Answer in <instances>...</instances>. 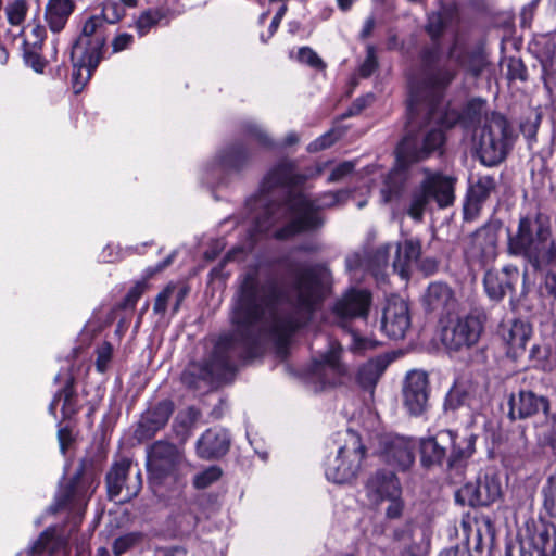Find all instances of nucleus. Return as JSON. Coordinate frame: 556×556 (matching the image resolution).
Masks as SVG:
<instances>
[{
    "mask_svg": "<svg viewBox=\"0 0 556 556\" xmlns=\"http://www.w3.org/2000/svg\"><path fill=\"white\" fill-rule=\"evenodd\" d=\"M288 301L298 309L283 314V292L276 279L257 268L243 274L230 315L231 330L222 334L208 361L191 362L181 374L190 389L211 387L232 370L236 361L256 355L262 340L271 339L283 348L290 336L308 319L329 288L330 273L319 264H298L289 270Z\"/></svg>",
    "mask_w": 556,
    "mask_h": 556,
    "instance_id": "obj_1",
    "label": "nucleus"
},
{
    "mask_svg": "<svg viewBox=\"0 0 556 556\" xmlns=\"http://www.w3.org/2000/svg\"><path fill=\"white\" fill-rule=\"evenodd\" d=\"M296 180L294 164L290 161L278 163L265 176L262 192L269 194L278 189L282 200L269 203L264 213L257 217L256 227L260 231H268L271 226L281 220H288V224L275 231L274 236L279 240L317 229L324 224L318 212L339 204L341 192H326L311 199L302 192L292 191L290 186L295 185Z\"/></svg>",
    "mask_w": 556,
    "mask_h": 556,
    "instance_id": "obj_2",
    "label": "nucleus"
},
{
    "mask_svg": "<svg viewBox=\"0 0 556 556\" xmlns=\"http://www.w3.org/2000/svg\"><path fill=\"white\" fill-rule=\"evenodd\" d=\"M441 100L425 91L413 100L409 84V130L395 150L401 162L413 165L427 160L442 148L445 140L443 129L453 127L459 116L455 110L446 109Z\"/></svg>",
    "mask_w": 556,
    "mask_h": 556,
    "instance_id": "obj_3",
    "label": "nucleus"
},
{
    "mask_svg": "<svg viewBox=\"0 0 556 556\" xmlns=\"http://www.w3.org/2000/svg\"><path fill=\"white\" fill-rule=\"evenodd\" d=\"M420 59V76L412 80L413 100L418 99L424 91L433 98L442 99L457 76V66L472 76H479L489 64L481 48L467 49L457 40L450 48L445 59L441 58L438 47L424 49Z\"/></svg>",
    "mask_w": 556,
    "mask_h": 556,
    "instance_id": "obj_4",
    "label": "nucleus"
},
{
    "mask_svg": "<svg viewBox=\"0 0 556 556\" xmlns=\"http://www.w3.org/2000/svg\"><path fill=\"white\" fill-rule=\"evenodd\" d=\"M508 251L525 257L534 270L552 265L556 242L552 239L551 218L541 212L520 217L516 235L509 237Z\"/></svg>",
    "mask_w": 556,
    "mask_h": 556,
    "instance_id": "obj_5",
    "label": "nucleus"
},
{
    "mask_svg": "<svg viewBox=\"0 0 556 556\" xmlns=\"http://www.w3.org/2000/svg\"><path fill=\"white\" fill-rule=\"evenodd\" d=\"M421 172L425 177L413 192L407 211L408 215L416 220L422 218L430 199H433L440 207H447L455 200L456 178L440 172H432L427 167H422Z\"/></svg>",
    "mask_w": 556,
    "mask_h": 556,
    "instance_id": "obj_6",
    "label": "nucleus"
},
{
    "mask_svg": "<svg viewBox=\"0 0 556 556\" xmlns=\"http://www.w3.org/2000/svg\"><path fill=\"white\" fill-rule=\"evenodd\" d=\"M341 435L343 444L339 447L336 457L329 459L326 467L327 479L334 483H346L355 479L366 453L357 432L348 429Z\"/></svg>",
    "mask_w": 556,
    "mask_h": 556,
    "instance_id": "obj_7",
    "label": "nucleus"
},
{
    "mask_svg": "<svg viewBox=\"0 0 556 556\" xmlns=\"http://www.w3.org/2000/svg\"><path fill=\"white\" fill-rule=\"evenodd\" d=\"M509 137L507 119L501 114L492 113L486 117L479 140V155L486 166H494L506 156Z\"/></svg>",
    "mask_w": 556,
    "mask_h": 556,
    "instance_id": "obj_8",
    "label": "nucleus"
},
{
    "mask_svg": "<svg viewBox=\"0 0 556 556\" xmlns=\"http://www.w3.org/2000/svg\"><path fill=\"white\" fill-rule=\"evenodd\" d=\"M184 463V453L167 441H156L147 450L148 472L151 479L159 483L167 478H176Z\"/></svg>",
    "mask_w": 556,
    "mask_h": 556,
    "instance_id": "obj_9",
    "label": "nucleus"
},
{
    "mask_svg": "<svg viewBox=\"0 0 556 556\" xmlns=\"http://www.w3.org/2000/svg\"><path fill=\"white\" fill-rule=\"evenodd\" d=\"M505 556H556V528L544 522L528 528L517 545L506 546Z\"/></svg>",
    "mask_w": 556,
    "mask_h": 556,
    "instance_id": "obj_10",
    "label": "nucleus"
},
{
    "mask_svg": "<svg viewBox=\"0 0 556 556\" xmlns=\"http://www.w3.org/2000/svg\"><path fill=\"white\" fill-rule=\"evenodd\" d=\"M131 462L123 458L113 464L105 477L108 495L110 500L128 502L136 497L142 488V476L138 470L130 476Z\"/></svg>",
    "mask_w": 556,
    "mask_h": 556,
    "instance_id": "obj_11",
    "label": "nucleus"
},
{
    "mask_svg": "<svg viewBox=\"0 0 556 556\" xmlns=\"http://www.w3.org/2000/svg\"><path fill=\"white\" fill-rule=\"evenodd\" d=\"M483 316L478 312H470L460 316L443 331V343L450 350L458 351L475 345L483 330Z\"/></svg>",
    "mask_w": 556,
    "mask_h": 556,
    "instance_id": "obj_12",
    "label": "nucleus"
},
{
    "mask_svg": "<svg viewBox=\"0 0 556 556\" xmlns=\"http://www.w3.org/2000/svg\"><path fill=\"white\" fill-rule=\"evenodd\" d=\"M417 443L413 438L399 434H384L379 439L378 454L393 468L407 470L415 462Z\"/></svg>",
    "mask_w": 556,
    "mask_h": 556,
    "instance_id": "obj_13",
    "label": "nucleus"
},
{
    "mask_svg": "<svg viewBox=\"0 0 556 556\" xmlns=\"http://www.w3.org/2000/svg\"><path fill=\"white\" fill-rule=\"evenodd\" d=\"M430 383L422 370H410L405 376L402 387V401L410 416L419 417L429 408Z\"/></svg>",
    "mask_w": 556,
    "mask_h": 556,
    "instance_id": "obj_14",
    "label": "nucleus"
},
{
    "mask_svg": "<svg viewBox=\"0 0 556 556\" xmlns=\"http://www.w3.org/2000/svg\"><path fill=\"white\" fill-rule=\"evenodd\" d=\"M371 304V294L367 290L351 289L337 300L332 307L336 323L343 329L355 318L366 319Z\"/></svg>",
    "mask_w": 556,
    "mask_h": 556,
    "instance_id": "obj_15",
    "label": "nucleus"
},
{
    "mask_svg": "<svg viewBox=\"0 0 556 556\" xmlns=\"http://www.w3.org/2000/svg\"><path fill=\"white\" fill-rule=\"evenodd\" d=\"M501 483L494 476L479 477L476 482H468L456 492V500L463 505L488 506L501 496Z\"/></svg>",
    "mask_w": 556,
    "mask_h": 556,
    "instance_id": "obj_16",
    "label": "nucleus"
},
{
    "mask_svg": "<svg viewBox=\"0 0 556 556\" xmlns=\"http://www.w3.org/2000/svg\"><path fill=\"white\" fill-rule=\"evenodd\" d=\"M108 23L100 14H93L85 20L80 35L73 45L74 50L91 54V62L102 60L103 49L106 42L105 25Z\"/></svg>",
    "mask_w": 556,
    "mask_h": 556,
    "instance_id": "obj_17",
    "label": "nucleus"
},
{
    "mask_svg": "<svg viewBox=\"0 0 556 556\" xmlns=\"http://www.w3.org/2000/svg\"><path fill=\"white\" fill-rule=\"evenodd\" d=\"M342 346L332 341L328 350L312 364V378L323 386L336 384L348 372L346 366L341 362Z\"/></svg>",
    "mask_w": 556,
    "mask_h": 556,
    "instance_id": "obj_18",
    "label": "nucleus"
},
{
    "mask_svg": "<svg viewBox=\"0 0 556 556\" xmlns=\"http://www.w3.org/2000/svg\"><path fill=\"white\" fill-rule=\"evenodd\" d=\"M410 328L408 304L400 296L387 300L381 318V330L391 339H403Z\"/></svg>",
    "mask_w": 556,
    "mask_h": 556,
    "instance_id": "obj_19",
    "label": "nucleus"
},
{
    "mask_svg": "<svg viewBox=\"0 0 556 556\" xmlns=\"http://www.w3.org/2000/svg\"><path fill=\"white\" fill-rule=\"evenodd\" d=\"M365 492L368 501L374 505H380L386 498H392L402 494L399 478L392 470L377 469L365 482Z\"/></svg>",
    "mask_w": 556,
    "mask_h": 556,
    "instance_id": "obj_20",
    "label": "nucleus"
},
{
    "mask_svg": "<svg viewBox=\"0 0 556 556\" xmlns=\"http://www.w3.org/2000/svg\"><path fill=\"white\" fill-rule=\"evenodd\" d=\"M496 189V181L490 175H476L469 178V187L464 203V218L473 220L480 214L482 204Z\"/></svg>",
    "mask_w": 556,
    "mask_h": 556,
    "instance_id": "obj_21",
    "label": "nucleus"
},
{
    "mask_svg": "<svg viewBox=\"0 0 556 556\" xmlns=\"http://www.w3.org/2000/svg\"><path fill=\"white\" fill-rule=\"evenodd\" d=\"M496 245V231L491 227H482L470 236L465 247V255L468 262L482 265L495 258Z\"/></svg>",
    "mask_w": 556,
    "mask_h": 556,
    "instance_id": "obj_22",
    "label": "nucleus"
},
{
    "mask_svg": "<svg viewBox=\"0 0 556 556\" xmlns=\"http://www.w3.org/2000/svg\"><path fill=\"white\" fill-rule=\"evenodd\" d=\"M173 410L174 406L170 401L159 402L155 406L146 410L135 431L136 438L139 441L152 439L168 422Z\"/></svg>",
    "mask_w": 556,
    "mask_h": 556,
    "instance_id": "obj_23",
    "label": "nucleus"
},
{
    "mask_svg": "<svg viewBox=\"0 0 556 556\" xmlns=\"http://www.w3.org/2000/svg\"><path fill=\"white\" fill-rule=\"evenodd\" d=\"M531 334V325L521 319L505 321L500 327V336L507 348V355L513 358H518L525 353Z\"/></svg>",
    "mask_w": 556,
    "mask_h": 556,
    "instance_id": "obj_24",
    "label": "nucleus"
},
{
    "mask_svg": "<svg viewBox=\"0 0 556 556\" xmlns=\"http://www.w3.org/2000/svg\"><path fill=\"white\" fill-rule=\"evenodd\" d=\"M412 165L401 162L396 156L394 167L384 176L380 189L381 199L384 203L400 200L406 191L410 178Z\"/></svg>",
    "mask_w": 556,
    "mask_h": 556,
    "instance_id": "obj_25",
    "label": "nucleus"
},
{
    "mask_svg": "<svg viewBox=\"0 0 556 556\" xmlns=\"http://www.w3.org/2000/svg\"><path fill=\"white\" fill-rule=\"evenodd\" d=\"M549 403L546 397L538 396L532 391H520L517 395L513 394L509 399L510 419H523L544 412L547 414Z\"/></svg>",
    "mask_w": 556,
    "mask_h": 556,
    "instance_id": "obj_26",
    "label": "nucleus"
},
{
    "mask_svg": "<svg viewBox=\"0 0 556 556\" xmlns=\"http://www.w3.org/2000/svg\"><path fill=\"white\" fill-rule=\"evenodd\" d=\"M519 278L517 267L506 266L501 271L488 270L484 276V288L488 295L495 301L503 299L507 292L514 290Z\"/></svg>",
    "mask_w": 556,
    "mask_h": 556,
    "instance_id": "obj_27",
    "label": "nucleus"
},
{
    "mask_svg": "<svg viewBox=\"0 0 556 556\" xmlns=\"http://www.w3.org/2000/svg\"><path fill=\"white\" fill-rule=\"evenodd\" d=\"M230 445L228 433L223 429L206 430L197 442V454L203 459L224 456Z\"/></svg>",
    "mask_w": 556,
    "mask_h": 556,
    "instance_id": "obj_28",
    "label": "nucleus"
},
{
    "mask_svg": "<svg viewBox=\"0 0 556 556\" xmlns=\"http://www.w3.org/2000/svg\"><path fill=\"white\" fill-rule=\"evenodd\" d=\"M452 430H441L435 437L420 440V457L424 466L440 465L447 451V442H452Z\"/></svg>",
    "mask_w": 556,
    "mask_h": 556,
    "instance_id": "obj_29",
    "label": "nucleus"
},
{
    "mask_svg": "<svg viewBox=\"0 0 556 556\" xmlns=\"http://www.w3.org/2000/svg\"><path fill=\"white\" fill-rule=\"evenodd\" d=\"M74 0H48L45 8V22L53 34L61 33L75 11Z\"/></svg>",
    "mask_w": 556,
    "mask_h": 556,
    "instance_id": "obj_30",
    "label": "nucleus"
},
{
    "mask_svg": "<svg viewBox=\"0 0 556 556\" xmlns=\"http://www.w3.org/2000/svg\"><path fill=\"white\" fill-rule=\"evenodd\" d=\"M72 51L73 73H72V85L75 93L81 92L86 84L90 80L94 70L98 67L101 60H97L93 64L91 62V54L81 51Z\"/></svg>",
    "mask_w": 556,
    "mask_h": 556,
    "instance_id": "obj_31",
    "label": "nucleus"
},
{
    "mask_svg": "<svg viewBox=\"0 0 556 556\" xmlns=\"http://www.w3.org/2000/svg\"><path fill=\"white\" fill-rule=\"evenodd\" d=\"M421 253V244L419 240L406 239L396 245V255L393 261V269L401 277L408 275V267L416 262Z\"/></svg>",
    "mask_w": 556,
    "mask_h": 556,
    "instance_id": "obj_32",
    "label": "nucleus"
},
{
    "mask_svg": "<svg viewBox=\"0 0 556 556\" xmlns=\"http://www.w3.org/2000/svg\"><path fill=\"white\" fill-rule=\"evenodd\" d=\"M389 364L390 359L388 356L384 355H380L369 359L358 369L357 381L359 386L363 389L372 392L378 380L380 379Z\"/></svg>",
    "mask_w": 556,
    "mask_h": 556,
    "instance_id": "obj_33",
    "label": "nucleus"
},
{
    "mask_svg": "<svg viewBox=\"0 0 556 556\" xmlns=\"http://www.w3.org/2000/svg\"><path fill=\"white\" fill-rule=\"evenodd\" d=\"M427 303L432 311H452L456 305V298L452 288L444 282H432L428 287Z\"/></svg>",
    "mask_w": 556,
    "mask_h": 556,
    "instance_id": "obj_34",
    "label": "nucleus"
},
{
    "mask_svg": "<svg viewBox=\"0 0 556 556\" xmlns=\"http://www.w3.org/2000/svg\"><path fill=\"white\" fill-rule=\"evenodd\" d=\"M452 442H447V447H450L448 466L455 467L475 453L476 435H459L452 431Z\"/></svg>",
    "mask_w": 556,
    "mask_h": 556,
    "instance_id": "obj_35",
    "label": "nucleus"
},
{
    "mask_svg": "<svg viewBox=\"0 0 556 556\" xmlns=\"http://www.w3.org/2000/svg\"><path fill=\"white\" fill-rule=\"evenodd\" d=\"M250 160V152L242 143H237L225 149L220 154V164L227 169L239 170Z\"/></svg>",
    "mask_w": 556,
    "mask_h": 556,
    "instance_id": "obj_36",
    "label": "nucleus"
},
{
    "mask_svg": "<svg viewBox=\"0 0 556 556\" xmlns=\"http://www.w3.org/2000/svg\"><path fill=\"white\" fill-rule=\"evenodd\" d=\"M55 395L59 401H63L62 414L64 418H71L78 413L79 406L73 375L66 378L64 387Z\"/></svg>",
    "mask_w": 556,
    "mask_h": 556,
    "instance_id": "obj_37",
    "label": "nucleus"
},
{
    "mask_svg": "<svg viewBox=\"0 0 556 556\" xmlns=\"http://www.w3.org/2000/svg\"><path fill=\"white\" fill-rule=\"evenodd\" d=\"M455 16V8H442L439 12L430 14L426 26L427 33L432 39H438Z\"/></svg>",
    "mask_w": 556,
    "mask_h": 556,
    "instance_id": "obj_38",
    "label": "nucleus"
},
{
    "mask_svg": "<svg viewBox=\"0 0 556 556\" xmlns=\"http://www.w3.org/2000/svg\"><path fill=\"white\" fill-rule=\"evenodd\" d=\"M469 387L463 382H456L445 396L444 409L456 410L470 403Z\"/></svg>",
    "mask_w": 556,
    "mask_h": 556,
    "instance_id": "obj_39",
    "label": "nucleus"
},
{
    "mask_svg": "<svg viewBox=\"0 0 556 556\" xmlns=\"http://www.w3.org/2000/svg\"><path fill=\"white\" fill-rule=\"evenodd\" d=\"M3 10L9 25L18 27L26 21L29 3L27 0H11L5 5L3 4Z\"/></svg>",
    "mask_w": 556,
    "mask_h": 556,
    "instance_id": "obj_40",
    "label": "nucleus"
},
{
    "mask_svg": "<svg viewBox=\"0 0 556 556\" xmlns=\"http://www.w3.org/2000/svg\"><path fill=\"white\" fill-rule=\"evenodd\" d=\"M165 17V12L161 9H149L143 11L136 21V29L139 36H146Z\"/></svg>",
    "mask_w": 556,
    "mask_h": 556,
    "instance_id": "obj_41",
    "label": "nucleus"
},
{
    "mask_svg": "<svg viewBox=\"0 0 556 556\" xmlns=\"http://www.w3.org/2000/svg\"><path fill=\"white\" fill-rule=\"evenodd\" d=\"M100 8V15L108 24H116L126 15L124 7L117 0H103Z\"/></svg>",
    "mask_w": 556,
    "mask_h": 556,
    "instance_id": "obj_42",
    "label": "nucleus"
},
{
    "mask_svg": "<svg viewBox=\"0 0 556 556\" xmlns=\"http://www.w3.org/2000/svg\"><path fill=\"white\" fill-rule=\"evenodd\" d=\"M485 102L480 99L469 101L462 115L455 111L459 116L456 123L463 121L467 126H470L480 122Z\"/></svg>",
    "mask_w": 556,
    "mask_h": 556,
    "instance_id": "obj_43",
    "label": "nucleus"
},
{
    "mask_svg": "<svg viewBox=\"0 0 556 556\" xmlns=\"http://www.w3.org/2000/svg\"><path fill=\"white\" fill-rule=\"evenodd\" d=\"M243 132L251 140L255 141L262 147H271V139L267 132L256 123L247 122L243 124Z\"/></svg>",
    "mask_w": 556,
    "mask_h": 556,
    "instance_id": "obj_44",
    "label": "nucleus"
},
{
    "mask_svg": "<svg viewBox=\"0 0 556 556\" xmlns=\"http://www.w3.org/2000/svg\"><path fill=\"white\" fill-rule=\"evenodd\" d=\"M222 469L218 466H210L193 478V485L197 489H205L222 477Z\"/></svg>",
    "mask_w": 556,
    "mask_h": 556,
    "instance_id": "obj_45",
    "label": "nucleus"
},
{
    "mask_svg": "<svg viewBox=\"0 0 556 556\" xmlns=\"http://www.w3.org/2000/svg\"><path fill=\"white\" fill-rule=\"evenodd\" d=\"M545 509L554 514L556 511V476H551L542 489Z\"/></svg>",
    "mask_w": 556,
    "mask_h": 556,
    "instance_id": "obj_46",
    "label": "nucleus"
},
{
    "mask_svg": "<svg viewBox=\"0 0 556 556\" xmlns=\"http://www.w3.org/2000/svg\"><path fill=\"white\" fill-rule=\"evenodd\" d=\"M391 245L383 244L379 247L371 255L370 262L372 265V270L376 276L379 275L380 269L384 268L389 264Z\"/></svg>",
    "mask_w": 556,
    "mask_h": 556,
    "instance_id": "obj_47",
    "label": "nucleus"
},
{
    "mask_svg": "<svg viewBox=\"0 0 556 556\" xmlns=\"http://www.w3.org/2000/svg\"><path fill=\"white\" fill-rule=\"evenodd\" d=\"M141 539L139 533H127L117 538L113 544V552L115 556H121L132 546H135Z\"/></svg>",
    "mask_w": 556,
    "mask_h": 556,
    "instance_id": "obj_48",
    "label": "nucleus"
},
{
    "mask_svg": "<svg viewBox=\"0 0 556 556\" xmlns=\"http://www.w3.org/2000/svg\"><path fill=\"white\" fill-rule=\"evenodd\" d=\"M175 291V283H168L156 296L153 311L155 314L164 315L168 303L172 301Z\"/></svg>",
    "mask_w": 556,
    "mask_h": 556,
    "instance_id": "obj_49",
    "label": "nucleus"
},
{
    "mask_svg": "<svg viewBox=\"0 0 556 556\" xmlns=\"http://www.w3.org/2000/svg\"><path fill=\"white\" fill-rule=\"evenodd\" d=\"M147 288L146 282L139 281L137 282L126 294L123 302L119 304L121 308L127 309V308H135L138 300L141 298V295L144 293Z\"/></svg>",
    "mask_w": 556,
    "mask_h": 556,
    "instance_id": "obj_50",
    "label": "nucleus"
},
{
    "mask_svg": "<svg viewBox=\"0 0 556 556\" xmlns=\"http://www.w3.org/2000/svg\"><path fill=\"white\" fill-rule=\"evenodd\" d=\"M113 348L111 343L103 342L97 350L96 367L99 372H104L111 362Z\"/></svg>",
    "mask_w": 556,
    "mask_h": 556,
    "instance_id": "obj_51",
    "label": "nucleus"
},
{
    "mask_svg": "<svg viewBox=\"0 0 556 556\" xmlns=\"http://www.w3.org/2000/svg\"><path fill=\"white\" fill-rule=\"evenodd\" d=\"M78 492L77 485H72V482L66 485L56 497V505L59 508L67 506H76V493Z\"/></svg>",
    "mask_w": 556,
    "mask_h": 556,
    "instance_id": "obj_52",
    "label": "nucleus"
},
{
    "mask_svg": "<svg viewBox=\"0 0 556 556\" xmlns=\"http://www.w3.org/2000/svg\"><path fill=\"white\" fill-rule=\"evenodd\" d=\"M299 59L302 63L307 64L316 70L325 68L324 61L314 50L308 47H303L299 50Z\"/></svg>",
    "mask_w": 556,
    "mask_h": 556,
    "instance_id": "obj_53",
    "label": "nucleus"
},
{
    "mask_svg": "<svg viewBox=\"0 0 556 556\" xmlns=\"http://www.w3.org/2000/svg\"><path fill=\"white\" fill-rule=\"evenodd\" d=\"M40 49L27 50L24 53L25 62L37 73H43L47 65L46 60L39 53Z\"/></svg>",
    "mask_w": 556,
    "mask_h": 556,
    "instance_id": "obj_54",
    "label": "nucleus"
},
{
    "mask_svg": "<svg viewBox=\"0 0 556 556\" xmlns=\"http://www.w3.org/2000/svg\"><path fill=\"white\" fill-rule=\"evenodd\" d=\"M72 485L78 486V492L76 493V501L77 504L80 505L81 503H86L87 500L91 496V494L94 492L97 486H92V482H90L87 485V482L85 479L81 478H75L72 481Z\"/></svg>",
    "mask_w": 556,
    "mask_h": 556,
    "instance_id": "obj_55",
    "label": "nucleus"
},
{
    "mask_svg": "<svg viewBox=\"0 0 556 556\" xmlns=\"http://www.w3.org/2000/svg\"><path fill=\"white\" fill-rule=\"evenodd\" d=\"M384 502H388L389 505L386 509V516L389 519H397L402 516L404 503L402 500V494H397L392 498H386Z\"/></svg>",
    "mask_w": 556,
    "mask_h": 556,
    "instance_id": "obj_56",
    "label": "nucleus"
},
{
    "mask_svg": "<svg viewBox=\"0 0 556 556\" xmlns=\"http://www.w3.org/2000/svg\"><path fill=\"white\" fill-rule=\"evenodd\" d=\"M509 79H519V80H526L527 79V68L519 59H510L508 62V72H507Z\"/></svg>",
    "mask_w": 556,
    "mask_h": 556,
    "instance_id": "obj_57",
    "label": "nucleus"
},
{
    "mask_svg": "<svg viewBox=\"0 0 556 556\" xmlns=\"http://www.w3.org/2000/svg\"><path fill=\"white\" fill-rule=\"evenodd\" d=\"M377 59L372 48L368 49V53L362 65L359 66V75L363 78L369 77L377 68Z\"/></svg>",
    "mask_w": 556,
    "mask_h": 556,
    "instance_id": "obj_58",
    "label": "nucleus"
},
{
    "mask_svg": "<svg viewBox=\"0 0 556 556\" xmlns=\"http://www.w3.org/2000/svg\"><path fill=\"white\" fill-rule=\"evenodd\" d=\"M354 169V164L352 162H343L337 165L330 173L328 180L330 182L339 181L349 174H351Z\"/></svg>",
    "mask_w": 556,
    "mask_h": 556,
    "instance_id": "obj_59",
    "label": "nucleus"
},
{
    "mask_svg": "<svg viewBox=\"0 0 556 556\" xmlns=\"http://www.w3.org/2000/svg\"><path fill=\"white\" fill-rule=\"evenodd\" d=\"M134 42L132 35L128 33L118 34L112 41V50L114 53H118L128 49Z\"/></svg>",
    "mask_w": 556,
    "mask_h": 556,
    "instance_id": "obj_60",
    "label": "nucleus"
},
{
    "mask_svg": "<svg viewBox=\"0 0 556 556\" xmlns=\"http://www.w3.org/2000/svg\"><path fill=\"white\" fill-rule=\"evenodd\" d=\"M352 346L351 349L356 352H362L364 350L374 349L376 346V342L374 340L359 337L355 332H352Z\"/></svg>",
    "mask_w": 556,
    "mask_h": 556,
    "instance_id": "obj_61",
    "label": "nucleus"
},
{
    "mask_svg": "<svg viewBox=\"0 0 556 556\" xmlns=\"http://www.w3.org/2000/svg\"><path fill=\"white\" fill-rule=\"evenodd\" d=\"M189 290L185 286H178L175 283V291L172 298L173 301V313H177Z\"/></svg>",
    "mask_w": 556,
    "mask_h": 556,
    "instance_id": "obj_62",
    "label": "nucleus"
},
{
    "mask_svg": "<svg viewBox=\"0 0 556 556\" xmlns=\"http://www.w3.org/2000/svg\"><path fill=\"white\" fill-rule=\"evenodd\" d=\"M31 36L34 37V41L31 42L33 48L34 49H41L42 45L45 42V39L47 37L46 27L40 25V24H37L31 29Z\"/></svg>",
    "mask_w": 556,
    "mask_h": 556,
    "instance_id": "obj_63",
    "label": "nucleus"
},
{
    "mask_svg": "<svg viewBox=\"0 0 556 556\" xmlns=\"http://www.w3.org/2000/svg\"><path fill=\"white\" fill-rule=\"evenodd\" d=\"M332 143H333L332 135L325 134L324 136H321L320 138H318L317 140H315L314 142H312L309 144V150L311 151L323 150V149L330 147Z\"/></svg>",
    "mask_w": 556,
    "mask_h": 556,
    "instance_id": "obj_64",
    "label": "nucleus"
}]
</instances>
